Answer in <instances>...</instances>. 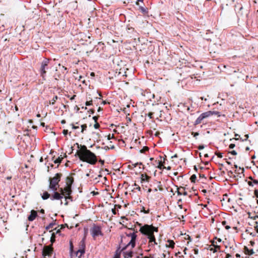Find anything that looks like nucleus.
<instances>
[{"mask_svg": "<svg viewBox=\"0 0 258 258\" xmlns=\"http://www.w3.org/2000/svg\"><path fill=\"white\" fill-rule=\"evenodd\" d=\"M113 204H114L115 208V207H117L118 208H120L121 207V205H120L119 204H116V200H113Z\"/></svg>", "mask_w": 258, "mask_h": 258, "instance_id": "33", "label": "nucleus"}, {"mask_svg": "<svg viewBox=\"0 0 258 258\" xmlns=\"http://www.w3.org/2000/svg\"><path fill=\"white\" fill-rule=\"evenodd\" d=\"M148 239H149L148 247L150 248H154L156 245L158 244L154 235L148 237Z\"/></svg>", "mask_w": 258, "mask_h": 258, "instance_id": "8", "label": "nucleus"}, {"mask_svg": "<svg viewBox=\"0 0 258 258\" xmlns=\"http://www.w3.org/2000/svg\"><path fill=\"white\" fill-rule=\"evenodd\" d=\"M141 211L142 212H144L145 214H148L149 213V210H146L145 207H143Z\"/></svg>", "mask_w": 258, "mask_h": 258, "instance_id": "34", "label": "nucleus"}, {"mask_svg": "<svg viewBox=\"0 0 258 258\" xmlns=\"http://www.w3.org/2000/svg\"><path fill=\"white\" fill-rule=\"evenodd\" d=\"M63 196H65V195H52V196L50 197L51 200H61V204L63 203L62 201V199L63 198Z\"/></svg>", "mask_w": 258, "mask_h": 258, "instance_id": "10", "label": "nucleus"}, {"mask_svg": "<svg viewBox=\"0 0 258 258\" xmlns=\"http://www.w3.org/2000/svg\"><path fill=\"white\" fill-rule=\"evenodd\" d=\"M54 230H56V232H55L56 234H58L60 232V229H57L56 228H55Z\"/></svg>", "mask_w": 258, "mask_h": 258, "instance_id": "45", "label": "nucleus"}, {"mask_svg": "<svg viewBox=\"0 0 258 258\" xmlns=\"http://www.w3.org/2000/svg\"><path fill=\"white\" fill-rule=\"evenodd\" d=\"M58 99V97L57 96H54L53 98L52 99L51 102H50V103L52 105H53L54 104L55 102H56V101Z\"/></svg>", "mask_w": 258, "mask_h": 258, "instance_id": "25", "label": "nucleus"}, {"mask_svg": "<svg viewBox=\"0 0 258 258\" xmlns=\"http://www.w3.org/2000/svg\"><path fill=\"white\" fill-rule=\"evenodd\" d=\"M227 154H231V155H233L234 156L237 155L236 152L235 151H234V150H233V151H232L231 152H228L227 153Z\"/></svg>", "mask_w": 258, "mask_h": 258, "instance_id": "40", "label": "nucleus"}, {"mask_svg": "<svg viewBox=\"0 0 258 258\" xmlns=\"http://www.w3.org/2000/svg\"><path fill=\"white\" fill-rule=\"evenodd\" d=\"M215 239L217 240V241L219 242V244L224 243V241H222L220 238H217L216 237Z\"/></svg>", "mask_w": 258, "mask_h": 258, "instance_id": "44", "label": "nucleus"}, {"mask_svg": "<svg viewBox=\"0 0 258 258\" xmlns=\"http://www.w3.org/2000/svg\"><path fill=\"white\" fill-rule=\"evenodd\" d=\"M205 148V146L204 145H199L198 147V149L199 150H203Z\"/></svg>", "mask_w": 258, "mask_h": 258, "instance_id": "41", "label": "nucleus"}, {"mask_svg": "<svg viewBox=\"0 0 258 258\" xmlns=\"http://www.w3.org/2000/svg\"><path fill=\"white\" fill-rule=\"evenodd\" d=\"M51 195H42V198L43 199V200H46L47 199H48L49 198H50V197L51 196H50Z\"/></svg>", "mask_w": 258, "mask_h": 258, "instance_id": "29", "label": "nucleus"}, {"mask_svg": "<svg viewBox=\"0 0 258 258\" xmlns=\"http://www.w3.org/2000/svg\"><path fill=\"white\" fill-rule=\"evenodd\" d=\"M73 248H74V246H73V242L72 241H70V254L72 255L73 252Z\"/></svg>", "mask_w": 258, "mask_h": 258, "instance_id": "24", "label": "nucleus"}, {"mask_svg": "<svg viewBox=\"0 0 258 258\" xmlns=\"http://www.w3.org/2000/svg\"><path fill=\"white\" fill-rule=\"evenodd\" d=\"M88 112L91 114H93L94 113V109H90Z\"/></svg>", "mask_w": 258, "mask_h": 258, "instance_id": "55", "label": "nucleus"}, {"mask_svg": "<svg viewBox=\"0 0 258 258\" xmlns=\"http://www.w3.org/2000/svg\"><path fill=\"white\" fill-rule=\"evenodd\" d=\"M140 231L143 234L146 235L147 238H148V237L154 235V232H157L158 231V228L153 226L152 225L145 224L141 227Z\"/></svg>", "mask_w": 258, "mask_h": 258, "instance_id": "4", "label": "nucleus"}, {"mask_svg": "<svg viewBox=\"0 0 258 258\" xmlns=\"http://www.w3.org/2000/svg\"><path fill=\"white\" fill-rule=\"evenodd\" d=\"M250 244L253 246L254 244V242L253 241H250Z\"/></svg>", "mask_w": 258, "mask_h": 258, "instance_id": "62", "label": "nucleus"}, {"mask_svg": "<svg viewBox=\"0 0 258 258\" xmlns=\"http://www.w3.org/2000/svg\"><path fill=\"white\" fill-rule=\"evenodd\" d=\"M249 234L250 235H251L252 237H254L255 236V234L254 233H253V232H250L249 233Z\"/></svg>", "mask_w": 258, "mask_h": 258, "instance_id": "59", "label": "nucleus"}, {"mask_svg": "<svg viewBox=\"0 0 258 258\" xmlns=\"http://www.w3.org/2000/svg\"><path fill=\"white\" fill-rule=\"evenodd\" d=\"M62 160V157H58L57 159H56L54 161V162L55 163L59 164L60 163H61Z\"/></svg>", "mask_w": 258, "mask_h": 258, "instance_id": "27", "label": "nucleus"}, {"mask_svg": "<svg viewBox=\"0 0 258 258\" xmlns=\"http://www.w3.org/2000/svg\"><path fill=\"white\" fill-rule=\"evenodd\" d=\"M183 235H184V237H183L184 239H188V240H189L190 241L191 240V238H190V237L189 236V235L184 234Z\"/></svg>", "mask_w": 258, "mask_h": 258, "instance_id": "36", "label": "nucleus"}, {"mask_svg": "<svg viewBox=\"0 0 258 258\" xmlns=\"http://www.w3.org/2000/svg\"><path fill=\"white\" fill-rule=\"evenodd\" d=\"M164 168L165 169H167L168 170H170L171 169V167L170 166H168L167 167H164Z\"/></svg>", "mask_w": 258, "mask_h": 258, "instance_id": "61", "label": "nucleus"}, {"mask_svg": "<svg viewBox=\"0 0 258 258\" xmlns=\"http://www.w3.org/2000/svg\"><path fill=\"white\" fill-rule=\"evenodd\" d=\"M197 179V176L195 174L192 175L190 177V180L192 182H195Z\"/></svg>", "mask_w": 258, "mask_h": 258, "instance_id": "26", "label": "nucleus"}, {"mask_svg": "<svg viewBox=\"0 0 258 258\" xmlns=\"http://www.w3.org/2000/svg\"><path fill=\"white\" fill-rule=\"evenodd\" d=\"M141 182H148L150 179V177L146 174H141Z\"/></svg>", "mask_w": 258, "mask_h": 258, "instance_id": "16", "label": "nucleus"}, {"mask_svg": "<svg viewBox=\"0 0 258 258\" xmlns=\"http://www.w3.org/2000/svg\"><path fill=\"white\" fill-rule=\"evenodd\" d=\"M139 10L140 11L144 14H146L148 12V10L147 8H144L142 6L139 5Z\"/></svg>", "mask_w": 258, "mask_h": 258, "instance_id": "19", "label": "nucleus"}, {"mask_svg": "<svg viewBox=\"0 0 258 258\" xmlns=\"http://www.w3.org/2000/svg\"><path fill=\"white\" fill-rule=\"evenodd\" d=\"M94 127L95 128L97 129L99 127V124L98 123H96L94 125Z\"/></svg>", "mask_w": 258, "mask_h": 258, "instance_id": "46", "label": "nucleus"}, {"mask_svg": "<svg viewBox=\"0 0 258 258\" xmlns=\"http://www.w3.org/2000/svg\"><path fill=\"white\" fill-rule=\"evenodd\" d=\"M107 103H108V102H107L106 101H103L102 102V103H101V104H103V105H105V104H106Z\"/></svg>", "mask_w": 258, "mask_h": 258, "instance_id": "60", "label": "nucleus"}, {"mask_svg": "<svg viewBox=\"0 0 258 258\" xmlns=\"http://www.w3.org/2000/svg\"><path fill=\"white\" fill-rule=\"evenodd\" d=\"M121 251H120L119 249H117L115 251V253L114 254L113 258H120Z\"/></svg>", "mask_w": 258, "mask_h": 258, "instance_id": "21", "label": "nucleus"}, {"mask_svg": "<svg viewBox=\"0 0 258 258\" xmlns=\"http://www.w3.org/2000/svg\"><path fill=\"white\" fill-rule=\"evenodd\" d=\"M167 243H168V244H166V246L167 247H170L171 248H173L174 247L175 243L172 240H168Z\"/></svg>", "mask_w": 258, "mask_h": 258, "instance_id": "18", "label": "nucleus"}, {"mask_svg": "<svg viewBox=\"0 0 258 258\" xmlns=\"http://www.w3.org/2000/svg\"><path fill=\"white\" fill-rule=\"evenodd\" d=\"M243 251L244 253L246 255H250L253 254L254 252L252 249H249L248 247L246 246H244L243 248Z\"/></svg>", "mask_w": 258, "mask_h": 258, "instance_id": "14", "label": "nucleus"}, {"mask_svg": "<svg viewBox=\"0 0 258 258\" xmlns=\"http://www.w3.org/2000/svg\"><path fill=\"white\" fill-rule=\"evenodd\" d=\"M53 251L52 245L44 246L42 251V255L44 256H51Z\"/></svg>", "mask_w": 258, "mask_h": 258, "instance_id": "7", "label": "nucleus"}, {"mask_svg": "<svg viewBox=\"0 0 258 258\" xmlns=\"http://www.w3.org/2000/svg\"><path fill=\"white\" fill-rule=\"evenodd\" d=\"M91 232L92 236L94 238L99 235H103L101 230V227L97 225H94L91 229Z\"/></svg>", "mask_w": 258, "mask_h": 258, "instance_id": "6", "label": "nucleus"}, {"mask_svg": "<svg viewBox=\"0 0 258 258\" xmlns=\"http://www.w3.org/2000/svg\"><path fill=\"white\" fill-rule=\"evenodd\" d=\"M108 195L109 196V198H110V199H113V198H119V194H117V195H116V196L115 197H114L112 196V195Z\"/></svg>", "mask_w": 258, "mask_h": 258, "instance_id": "42", "label": "nucleus"}, {"mask_svg": "<svg viewBox=\"0 0 258 258\" xmlns=\"http://www.w3.org/2000/svg\"><path fill=\"white\" fill-rule=\"evenodd\" d=\"M153 114H154L153 112H150L148 114H146V115H147L149 117L150 119H152V118H153Z\"/></svg>", "mask_w": 258, "mask_h": 258, "instance_id": "37", "label": "nucleus"}, {"mask_svg": "<svg viewBox=\"0 0 258 258\" xmlns=\"http://www.w3.org/2000/svg\"><path fill=\"white\" fill-rule=\"evenodd\" d=\"M55 225V222H52V223H50L48 226H47L46 227V230H49L50 229H51L53 227L54 225Z\"/></svg>", "mask_w": 258, "mask_h": 258, "instance_id": "23", "label": "nucleus"}, {"mask_svg": "<svg viewBox=\"0 0 258 258\" xmlns=\"http://www.w3.org/2000/svg\"><path fill=\"white\" fill-rule=\"evenodd\" d=\"M82 242H83V244L84 245L83 249H79L76 252L77 254H78L79 253H81L80 255L79 256V258H80L81 257L82 255L83 254L85 253V249H84L85 245H84V242L83 241Z\"/></svg>", "mask_w": 258, "mask_h": 258, "instance_id": "20", "label": "nucleus"}, {"mask_svg": "<svg viewBox=\"0 0 258 258\" xmlns=\"http://www.w3.org/2000/svg\"><path fill=\"white\" fill-rule=\"evenodd\" d=\"M92 105V100H90L89 101H87L86 102V106H90Z\"/></svg>", "mask_w": 258, "mask_h": 258, "instance_id": "38", "label": "nucleus"}, {"mask_svg": "<svg viewBox=\"0 0 258 258\" xmlns=\"http://www.w3.org/2000/svg\"><path fill=\"white\" fill-rule=\"evenodd\" d=\"M212 244L214 246V252L217 251L218 250L220 249V247L221 246V244H219L217 243V241H213L212 242Z\"/></svg>", "mask_w": 258, "mask_h": 258, "instance_id": "17", "label": "nucleus"}, {"mask_svg": "<svg viewBox=\"0 0 258 258\" xmlns=\"http://www.w3.org/2000/svg\"><path fill=\"white\" fill-rule=\"evenodd\" d=\"M235 146V145L234 144H231L229 145V148L230 149H233Z\"/></svg>", "mask_w": 258, "mask_h": 258, "instance_id": "50", "label": "nucleus"}, {"mask_svg": "<svg viewBox=\"0 0 258 258\" xmlns=\"http://www.w3.org/2000/svg\"><path fill=\"white\" fill-rule=\"evenodd\" d=\"M112 212L114 215H115L116 214V210H115V208L112 209Z\"/></svg>", "mask_w": 258, "mask_h": 258, "instance_id": "57", "label": "nucleus"}, {"mask_svg": "<svg viewBox=\"0 0 258 258\" xmlns=\"http://www.w3.org/2000/svg\"><path fill=\"white\" fill-rule=\"evenodd\" d=\"M218 174L219 176H217V178L222 180L223 182L226 180V179H225V177L224 176L225 175V171L224 170H222L221 168H220V171L218 172Z\"/></svg>", "mask_w": 258, "mask_h": 258, "instance_id": "11", "label": "nucleus"}, {"mask_svg": "<svg viewBox=\"0 0 258 258\" xmlns=\"http://www.w3.org/2000/svg\"><path fill=\"white\" fill-rule=\"evenodd\" d=\"M49 62V59L48 58H45L42 62L40 68V74L42 78L44 77V75L46 74V69H47V67Z\"/></svg>", "mask_w": 258, "mask_h": 258, "instance_id": "5", "label": "nucleus"}, {"mask_svg": "<svg viewBox=\"0 0 258 258\" xmlns=\"http://www.w3.org/2000/svg\"><path fill=\"white\" fill-rule=\"evenodd\" d=\"M252 229L251 228H250V229H246V230H245V232H246V233H247V234H249V233L251 232L250 231V229Z\"/></svg>", "mask_w": 258, "mask_h": 258, "instance_id": "54", "label": "nucleus"}, {"mask_svg": "<svg viewBox=\"0 0 258 258\" xmlns=\"http://www.w3.org/2000/svg\"><path fill=\"white\" fill-rule=\"evenodd\" d=\"M216 155H217V156L219 158H222V153H217L216 154Z\"/></svg>", "mask_w": 258, "mask_h": 258, "instance_id": "49", "label": "nucleus"}, {"mask_svg": "<svg viewBox=\"0 0 258 258\" xmlns=\"http://www.w3.org/2000/svg\"><path fill=\"white\" fill-rule=\"evenodd\" d=\"M249 217H250L251 219H253V220H255L256 218H258V215H256L254 217H250L249 216Z\"/></svg>", "mask_w": 258, "mask_h": 258, "instance_id": "51", "label": "nucleus"}, {"mask_svg": "<svg viewBox=\"0 0 258 258\" xmlns=\"http://www.w3.org/2000/svg\"><path fill=\"white\" fill-rule=\"evenodd\" d=\"M227 174L230 177H232L233 176H235L234 174L231 171H228L227 172Z\"/></svg>", "mask_w": 258, "mask_h": 258, "instance_id": "35", "label": "nucleus"}, {"mask_svg": "<svg viewBox=\"0 0 258 258\" xmlns=\"http://www.w3.org/2000/svg\"><path fill=\"white\" fill-rule=\"evenodd\" d=\"M205 119L203 115L201 114L196 120L194 124V125H197L202 122V121Z\"/></svg>", "mask_w": 258, "mask_h": 258, "instance_id": "15", "label": "nucleus"}, {"mask_svg": "<svg viewBox=\"0 0 258 258\" xmlns=\"http://www.w3.org/2000/svg\"><path fill=\"white\" fill-rule=\"evenodd\" d=\"M254 228L255 230L256 231V232L258 233V222L257 221H255L254 222Z\"/></svg>", "mask_w": 258, "mask_h": 258, "instance_id": "30", "label": "nucleus"}, {"mask_svg": "<svg viewBox=\"0 0 258 258\" xmlns=\"http://www.w3.org/2000/svg\"><path fill=\"white\" fill-rule=\"evenodd\" d=\"M244 137H245V139H242V141H246L247 140V139L248 138V135H245L244 136Z\"/></svg>", "mask_w": 258, "mask_h": 258, "instance_id": "56", "label": "nucleus"}, {"mask_svg": "<svg viewBox=\"0 0 258 258\" xmlns=\"http://www.w3.org/2000/svg\"><path fill=\"white\" fill-rule=\"evenodd\" d=\"M55 241V232H53L51 234V236L50 238V242L52 245Z\"/></svg>", "mask_w": 258, "mask_h": 258, "instance_id": "22", "label": "nucleus"}, {"mask_svg": "<svg viewBox=\"0 0 258 258\" xmlns=\"http://www.w3.org/2000/svg\"><path fill=\"white\" fill-rule=\"evenodd\" d=\"M93 119L94 120L95 122H96L98 119V117L96 116H93Z\"/></svg>", "mask_w": 258, "mask_h": 258, "instance_id": "58", "label": "nucleus"}, {"mask_svg": "<svg viewBox=\"0 0 258 258\" xmlns=\"http://www.w3.org/2000/svg\"><path fill=\"white\" fill-rule=\"evenodd\" d=\"M99 162H100V163L102 165H104V162H104V160H102V159H100V160H99Z\"/></svg>", "mask_w": 258, "mask_h": 258, "instance_id": "53", "label": "nucleus"}, {"mask_svg": "<svg viewBox=\"0 0 258 258\" xmlns=\"http://www.w3.org/2000/svg\"><path fill=\"white\" fill-rule=\"evenodd\" d=\"M61 176V173H57L54 177H50L49 188L53 191L52 194H72L74 178L71 176L67 177L64 186L60 187L58 183Z\"/></svg>", "mask_w": 258, "mask_h": 258, "instance_id": "1", "label": "nucleus"}, {"mask_svg": "<svg viewBox=\"0 0 258 258\" xmlns=\"http://www.w3.org/2000/svg\"><path fill=\"white\" fill-rule=\"evenodd\" d=\"M191 135L194 138L197 139V137L198 136H199V134L198 132H192Z\"/></svg>", "mask_w": 258, "mask_h": 258, "instance_id": "39", "label": "nucleus"}, {"mask_svg": "<svg viewBox=\"0 0 258 258\" xmlns=\"http://www.w3.org/2000/svg\"><path fill=\"white\" fill-rule=\"evenodd\" d=\"M77 147L80 149L77 151L75 156L79 157L80 160L86 162L91 165L96 164L97 160L96 155L90 150H88L85 145H79L76 143Z\"/></svg>", "mask_w": 258, "mask_h": 258, "instance_id": "2", "label": "nucleus"}, {"mask_svg": "<svg viewBox=\"0 0 258 258\" xmlns=\"http://www.w3.org/2000/svg\"><path fill=\"white\" fill-rule=\"evenodd\" d=\"M164 166L162 164H161V161H158V165L157 167L160 169H162L164 168Z\"/></svg>", "mask_w": 258, "mask_h": 258, "instance_id": "31", "label": "nucleus"}, {"mask_svg": "<svg viewBox=\"0 0 258 258\" xmlns=\"http://www.w3.org/2000/svg\"><path fill=\"white\" fill-rule=\"evenodd\" d=\"M231 256V255L229 254V253H227V256H226V257L227 258H229V257Z\"/></svg>", "mask_w": 258, "mask_h": 258, "instance_id": "64", "label": "nucleus"}, {"mask_svg": "<svg viewBox=\"0 0 258 258\" xmlns=\"http://www.w3.org/2000/svg\"><path fill=\"white\" fill-rule=\"evenodd\" d=\"M61 123L62 124H64V123H66V120H64V119L62 120L61 121Z\"/></svg>", "mask_w": 258, "mask_h": 258, "instance_id": "63", "label": "nucleus"}, {"mask_svg": "<svg viewBox=\"0 0 258 258\" xmlns=\"http://www.w3.org/2000/svg\"><path fill=\"white\" fill-rule=\"evenodd\" d=\"M218 112L214 111H208L207 112H205L204 113H202L203 116H204V118H207L209 116H210L211 115H213L214 114H217Z\"/></svg>", "mask_w": 258, "mask_h": 258, "instance_id": "13", "label": "nucleus"}, {"mask_svg": "<svg viewBox=\"0 0 258 258\" xmlns=\"http://www.w3.org/2000/svg\"><path fill=\"white\" fill-rule=\"evenodd\" d=\"M137 232V231H136V232H134L133 233L126 234V236L131 238V240L124 247L122 248V249L121 250L123 251V253L124 258H140L139 255H136V256H135L134 255V253L132 250L125 251V250H126L130 247H131V248H133L134 247H135L136 245V239L137 237L136 233ZM144 258L150 257L146 256Z\"/></svg>", "mask_w": 258, "mask_h": 258, "instance_id": "3", "label": "nucleus"}, {"mask_svg": "<svg viewBox=\"0 0 258 258\" xmlns=\"http://www.w3.org/2000/svg\"><path fill=\"white\" fill-rule=\"evenodd\" d=\"M87 127V126L86 124L82 125H81V128H82L81 132L83 133L84 132V131H85L86 130Z\"/></svg>", "mask_w": 258, "mask_h": 258, "instance_id": "32", "label": "nucleus"}, {"mask_svg": "<svg viewBox=\"0 0 258 258\" xmlns=\"http://www.w3.org/2000/svg\"><path fill=\"white\" fill-rule=\"evenodd\" d=\"M72 125L73 129L76 130L79 128L78 126H75L74 124H72Z\"/></svg>", "mask_w": 258, "mask_h": 258, "instance_id": "48", "label": "nucleus"}, {"mask_svg": "<svg viewBox=\"0 0 258 258\" xmlns=\"http://www.w3.org/2000/svg\"><path fill=\"white\" fill-rule=\"evenodd\" d=\"M62 199H64L63 202L65 205L68 204L69 200L73 201L72 197L71 196V195H65V196H63Z\"/></svg>", "mask_w": 258, "mask_h": 258, "instance_id": "12", "label": "nucleus"}, {"mask_svg": "<svg viewBox=\"0 0 258 258\" xmlns=\"http://www.w3.org/2000/svg\"><path fill=\"white\" fill-rule=\"evenodd\" d=\"M37 216V212L33 210L31 211V214L28 217V219L30 221H33Z\"/></svg>", "mask_w": 258, "mask_h": 258, "instance_id": "9", "label": "nucleus"}, {"mask_svg": "<svg viewBox=\"0 0 258 258\" xmlns=\"http://www.w3.org/2000/svg\"><path fill=\"white\" fill-rule=\"evenodd\" d=\"M149 150V148L147 147H144L141 150H140V152L141 153H144L146 151Z\"/></svg>", "mask_w": 258, "mask_h": 258, "instance_id": "28", "label": "nucleus"}, {"mask_svg": "<svg viewBox=\"0 0 258 258\" xmlns=\"http://www.w3.org/2000/svg\"><path fill=\"white\" fill-rule=\"evenodd\" d=\"M137 1V2H136V5H138V6H139L140 4H139V2H143V0H136Z\"/></svg>", "mask_w": 258, "mask_h": 258, "instance_id": "52", "label": "nucleus"}, {"mask_svg": "<svg viewBox=\"0 0 258 258\" xmlns=\"http://www.w3.org/2000/svg\"><path fill=\"white\" fill-rule=\"evenodd\" d=\"M194 253H195V254H198V253H199V250H198V249H197V248H195V249H194Z\"/></svg>", "mask_w": 258, "mask_h": 258, "instance_id": "47", "label": "nucleus"}, {"mask_svg": "<svg viewBox=\"0 0 258 258\" xmlns=\"http://www.w3.org/2000/svg\"><path fill=\"white\" fill-rule=\"evenodd\" d=\"M62 133L64 136H67L68 134V130H63L62 131Z\"/></svg>", "mask_w": 258, "mask_h": 258, "instance_id": "43", "label": "nucleus"}]
</instances>
